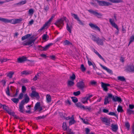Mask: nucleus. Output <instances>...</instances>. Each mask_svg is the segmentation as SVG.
<instances>
[{
	"instance_id": "obj_9",
	"label": "nucleus",
	"mask_w": 134,
	"mask_h": 134,
	"mask_svg": "<svg viewBox=\"0 0 134 134\" xmlns=\"http://www.w3.org/2000/svg\"><path fill=\"white\" fill-rule=\"evenodd\" d=\"M30 95L32 98L35 97L37 99H39L40 98L39 93L36 91H32V93Z\"/></svg>"
},
{
	"instance_id": "obj_47",
	"label": "nucleus",
	"mask_w": 134,
	"mask_h": 134,
	"mask_svg": "<svg viewBox=\"0 0 134 134\" xmlns=\"http://www.w3.org/2000/svg\"><path fill=\"white\" fill-rule=\"evenodd\" d=\"M47 116V115H43L42 116H38L37 117H35L36 118V119L37 120H38L39 119H44Z\"/></svg>"
},
{
	"instance_id": "obj_33",
	"label": "nucleus",
	"mask_w": 134,
	"mask_h": 134,
	"mask_svg": "<svg viewBox=\"0 0 134 134\" xmlns=\"http://www.w3.org/2000/svg\"><path fill=\"white\" fill-rule=\"evenodd\" d=\"M110 2L115 3H121L123 2L122 0H109Z\"/></svg>"
},
{
	"instance_id": "obj_4",
	"label": "nucleus",
	"mask_w": 134,
	"mask_h": 134,
	"mask_svg": "<svg viewBox=\"0 0 134 134\" xmlns=\"http://www.w3.org/2000/svg\"><path fill=\"white\" fill-rule=\"evenodd\" d=\"M22 20V19L21 18L9 20L7 19L0 17V21L5 23H10L13 24H15L20 23Z\"/></svg>"
},
{
	"instance_id": "obj_52",
	"label": "nucleus",
	"mask_w": 134,
	"mask_h": 134,
	"mask_svg": "<svg viewBox=\"0 0 134 134\" xmlns=\"http://www.w3.org/2000/svg\"><path fill=\"white\" fill-rule=\"evenodd\" d=\"M81 93L80 91H78L76 92H74L73 93V94L75 96H77L79 95Z\"/></svg>"
},
{
	"instance_id": "obj_34",
	"label": "nucleus",
	"mask_w": 134,
	"mask_h": 134,
	"mask_svg": "<svg viewBox=\"0 0 134 134\" xmlns=\"http://www.w3.org/2000/svg\"><path fill=\"white\" fill-rule=\"evenodd\" d=\"M63 130L64 131H66L67 130V126L66 125V122H64L62 126Z\"/></svg>"
},
{
	"instance_id": "obj_30",
	"label": "nucleus",
	"mask_w": 134,
	"mask_h": 134,
	"mask_svg": "<svg viewBox=\"0 0 134 134\" xmlns=\"http://www.w3.org/2000/svg\"><path fill=\"white\" fill-rule=\"evenodd\" d=\"M118 80L122 82L125 81L126 79L123 76H119L118 77Z\"/></svg>"
},
{
	"instance_id": "obj_2",
	"label": "nucleus",
	"mask_w": 134,
	"mask_h": 134,
	"mask_svg": "<svg viewBox=\"0 0 134 134\" xmlns=\"http://www.w3.org/2000/svg\"><path fill=\"white\" fill-rule=\"evenodd\" d=\"M108 96H105L104 102V105H105L109 103L108 98H111L112 100L115 102H121L122 101L121 98L120 97H118L116 96H114L111 93H108Z\"/></svg>"
},
{
	"instance_id": "obj_7",
	"label": "nucleus",
	"mask_w": 134,
	"mask_h": 134,
	"mask_svg": "<svg viewBox=\"0 0 134 134\" xmlns=\"http://www.w3.org/2000/svg\"><path fill=\"white\" fill-rule=\"evenodd\" d=\"M77 87L79 89L81 90H83L85 87V84L83 81V80H82L79 81V82H78L76 83Z\"/></svg>"
},
{
	"instance_id": "obj_5",
	"label": "nucleus",
	"mask_w": 134,
	"mask_h": 134,
	"mask_svg": "<svg viewBox=\"0 0 134 134\" xmlns=\"http://www.w3.org/2000/svg\"><path fill=\"white\" fill-rule=\"evenodd\" d=\"M3 108L9 114L13 116L14 117V119H20L19 116H17L15 114V113L14 112L12 111V112H11L12 110L11 109H9V108L8 106H6L5 105V106H3Z\"/></svg>"
},
{
	"instance_id": "obj_64",
	"label": "nucleus",
	"mask_w": 134,
	"mask_h": 134,
	"mask_svg": "<svg viewBox=\"0 0 134 134\" xmlns=\"http://www.w3.org/2000/svg\"><path fill=\"white\" fill-rule=\"evenodd\" d=\"M65 102L66 104H69L70 105L71 104V102L68 99H67L66 100H65Z\"/></svg>"
},
{
	"instance_id": "obj_60",
	"label": "nucleus",
	"mask_w": 134,
	"mask_h": 134,
	"mask_svg": "<svg viewBox=\"0 0 134 134\" xmlns=\"http://www.w3.org/2000/svg\"><path fill=\"white\" fill-rule=\"evenodd\" d=\"M29 13L30 14H32L34 12V10L32 9H30L29 10Z\"/></svg>"
},
{
	"instance_id": "obj_58",
	"label": "nucleus",
	"mask_w": 134,
	"mask_h": 134,
	"mask_svg": "<svg viewBox=\"0 0 134 134\" xmlns=\"http://www.w3.org/2000/svg\"><path fill=\"white\" fill-rule=\"evenodd\" d=\"M92 96V95H90L89 94H87L85 97H86V99L88 100L89 98H91Z\"/></svg>"
},
{
	"instance_id": "obj_45",
	"label": "nucleus",
	"mask_w": 134,
	"mask_h": 134,
	"mask_svg": "<svg viewBox=\"0 0 134 134\" xmlns=\"http://www.w3.org/2000/svg\"><path fill=\"white\" fill-rule=\"evenodd\" d=\"M70 79L72 81H74L76 79V76L75 74L73 73L72 75L70 77Z\"/></svg>"
},
{
	"instance_id": "obj_38",
	"label": "nucleus",
	"mask_w": 134,
	"mask_h": 134,
	"mask_svg": "<svg viewBox=\"0 0 134 134\" xmlns=\"http://www.w3.org/2000/svg\"><path fill=\"white\" fill-rule=\"evenodd\" d=\"M117 110L118 112H122L124 111L122 107L120 105L118 106Z\"/></svg>"
},
{
	"instance_id": "obj_12",
	"label": "nucleus",
	"mask_w": 134,
	"mask_h": 134,
	"mask_svg": "<svg viewBox=\"0 0 134 134\" xmlns=\"http://www.w3.org/2000/svg\"><path fill=\"white\" fill-rule=\"evenodd\" d=\"M34 44L32 41L30 39H29L27 41L23 43V44L24 46L28 45L29 47H30Z\"/></svg>"
},
{
	"instance_id": "obj_61",
	"label": "nucleus",
	"mask_w": 134,
	"mask_h": 134,
	"mask_svg": "<svg viewBox=\"0 0 134 134\" xmlns=\"http://www.w3.org/2000/svg\"><path fill=\"white\" fill-rule=\"evenodd\" d=\"M126 27H125V28L124 27V26L123 25H122V32L123 33H125L126 32Z\"/></svg>"
},
{
	"instance_id": "obj_36",
	"label": "nucleus",
	"mask_w": 134,
	"mask_h": 134,
	"mask_svg": "<svg viewBox=\"0 0 134 134\" xmlns=\"http://www.w3.org/2000/svg\"><path fill=\"white\" fill-rule=\"evenodd\" d=\"M88 100L86 99V97H85L82 98L81 100V101L83 104H85L86 103H88Z\"/></svg>"
},
{
	"instance_id": "obj_28",
	"label": "nucleus",
	"mask_w": 134,
	"mask_h": 134,
	"mask_svg": "<svg viewBox=\"0 0 134 134\" xmlns=\"http://www.w3.org/2000/svg\"><path fill=\"white\" fill-rule=\"evenodd\" d=\"M76 122V121L74 120V118L73 116V115H72L71 117V119L70 120L69 122V125H71L73 124Z\"/></svg>"
},
{
	"instance_id": "obj_57",
	"label": "nucleus",
	"mask_w": 134,
	"mask_h": 134,
	"mask_svg": "<svg viewBox=\"0 0 134 134\" xmlns=\"http://www.w3.org/2000/svg\"><path fill=\"white\" fill-rule=\"evenodd\" d=\"M97 82L94 80L91 81L90 82V84L93 86L97 85Z\"/></svg>"
},
{
	"instance_id": "obj_23",
	"label": "nucleus",
	"mask_w": 134,
	"mask_h": 134,
	"mask_svg": "<svg viewBox=\"0 0 134 134\" xmlns=\"http://www.w3.org/2000/svg\"><path fill=\"white\" fill-rule=\"evenodd\" d=\"M53 43H50L46 45L45 47H43V51H46L48 48H49L52 45H53Z\"/></svg>"
},
{
	"instance_id": "obj_26",
	"label": "nucleus",
	"mask_w": 134,
	"mask_h": 134,
	"mask_svg": "<svg viewBox=\"0 0 134 134\" xmlns=\"http://www.w3.org/2000/svg\"><path fill=\"white\" fill-rule=\"evenodd\" d=\"M100 119L102 122L106 123L107 122V121L110 119V118H108L106 117H104L103 118L101 117L100 118Z\"/></svg>"
},
{
	"instance_id": "obj_51",
	"label": "nucleus",
	"mask_w": 134,
	"mask_h": 134,
	"mask_svg": "<svg viewBox=\"0 0 134 134\" xmlns=\"http://www.w3.org/2000/svg\"><path fill=\"white\" fill-rule=\"evenodd\" d=\"M44 9L46 12L49 9V7L48 5H44Z\"/></svg>"
},
{
	"instance_id": "obj_29",
	"label": "nucleus",
	"mask_w": 134,
	"mask_h": 134,
	"mask_svg": "<svg viewBox=\"0 0 134 134\" xmlns=\"http://www.w3.org/2000/svg\"><path fill=\"white\" fill-rule=\"evenodd\" d=\"M40 102H37L35 104V105L34 107V108L35 111H36L39 109V108L40 107Z\"/></svg>"
},
{
	"instance_id": "obj_55",
	"label": "nucleus",
	"mask_w": 134,
	"mask_h": 134,
	"mask_svg": "<svg viewBox=\"0 0 134 134\" xmlns=\"http://www.w3.org/2000/svg\"><path fill=\"white\" fill-rule=\"evenodd\" d=\"M26 88L25 86H22V92L23 93H25L26 91Z\"/></svg>"
},
{
	"instance_id": "obj_56",
	"label": "nucleus",
	"mask_w": 134,
	"mask_h": 134,
	"mask_svg": "<svg viewBox=\"0 0 134 134\" xmlns=\"http://www.w3.org/2000/svg\"><path fill=\"white\" fill-rule=\"evenodd\" d=\"M22 82L24 83H27L28 82V80L27 79H21Z\"/></svg>"
},
{
	"instance_id": "obj_32",
	"label": "nucleus",
	"mask_w": 134,
	"mask_h": 134,
	"mask_svg": "<svg viewBox=\"0 0 134 134\" xmlns=\"http://www.w3.org/2000/svg\"><path fill=\"white\" fill-rule=\"evenodd\" d=\"M74 84V83L73 81L72 80H69L67 83L68 86L71 87L73 86Z\"/></svg>"
},
{
	"instance_id": "obj_18",
	"label": "nucleus",
	"mask_w": 134,
	"mask_h": 134,
	"mask_svg": "<svg viewBox=\"0 0 134 134\" xmlns=\"http://www.w3.org/2000/svg\"><path fill=\"white\" fill-rule=\"evenodd\" d=\"M46 34H43L42 36V40H44L45 41H47L49 38V36L47 34V32H46Z\"/></svg>"
},
{
	"instance_id": "obj_6",
	"label": "nucleus",
	"mask_w": 134,
	"mask_h": 134,
	"mask_svg": "<svg viewBox=\"0 0 134 134\" xmlns=\"http://www.w3.org/2000/svg\"><path fill=\"white\" fill-rule=\"evenodd\" d=\"M97 10H94L92 9H90L88 10V12L91 14H92L96 16L98 18H100L102 16L101 13H98L97 12Z\"/></svg>"
},
{
	"instance_id": "obj_19",
	"label": "nucleus",
	"mask_w": 134,
	"mask_h": 134,
	"mask_svg": "<svg viewBox=\"0 0 134 134\" xmlns=\"http://www.w3.org/2000/svg\"><path fill=\"white\" fill-rule=\"evenodd\" d=\"M101 83V87L103 88V90L105 92H107L108 91V89L105 85V83L102 82Z\"/></svg>"
},
{
	"instance_id": "obj_20",
	"label": "nucleus",
	"mask_w": 134,
	"mask_h": 134,
	"mask_svg": "<svg viewBox=\"0 0 134 134\" xmlns=\"http://www.w3.org/2000/svg\"><path fill=\"white\" fill-rule=\"evenodd\" d=\"M96 42L99 45L103 46L104 44L103 40L100 39L99 38Z\"/></svg>"
},
{
	"instance_id": "obj_25",
	"label": "nucleus",
	"mask_w": 134,
	"mask_h": 134,
	"mask_svg": "<svg viewBox=\"0 0 134 134\" xmlns=\"http://www.w3.org/2000/svg\"><path fill=\"white\" fill-rule=\"evenodd\" d=\"M63 43L64 46L69 45H72V43L67 40H65Z\"/></svg>"
},
{
	"instance_id": "obj_31",
	"label": "nucleus",
	"mask_w": 134,
	"mask_h": 134,
	"mask_svg": "<svg viewBox=\"0 0 134 134\" xmlns=\"http://www.w3.org/2000/svg\"><path fill=\"white\" fill-rule=\"evenodd\" d=\"M92 40L94 42H96L97 41L98 39L99 38V37H96V35H92Z\"/></svg>"
},
{
	"instance_id": "obj_62",
	"label": "nucleus",
	"mask_w": 134,
	"mask_h": 134,
	"mask_svg": "<svg viewBox=\"0 0 134 134\" xmlns=\"http://www.w3.org/2000/svg\"><path fill=\"white\" fill-rule=\"evenodd\" d=\"M23 93H20L18 97V98L19 99H22L23 97Z\"/></svg>"
},
{
	"instance_id": "obj_43",
	"label": "nucleus",
	"mask_w": 134,
	"mask_h": 134,
	"mask_svg": "<svg viewBox=\"0 0 134 134\" xmlns=\"http://www.w3.org/2000/svg\"><path fill=\"white\" fill-rule=\"evenodd\" d=\"M106 70L108 73H109L111 74H113V71L112 70L109 69H108L106 67L104 69Z\"/></svg>"
},
{
	"instance_id": "obj_42",
	"label": "nucleus",
	"mask_w": 134,
	"mask_h": 134,
	"mask_svg": "<svg viewBox=\"0 0 134 134\" xmlns=\"http://www.w3.org/2000/svg\"><path fill=\"white\" fill-rule=\"evenodd\" d=\"M134 111L133 110H131L130 109L127 110V113L129 115H130L132 114H134Z\"/></svg>"
},
{
	"instance_id": "obj_1",
	"label": "nucleus",
	"mask_w": 134,
	"mask_h": 134,
	"mask_svg": "<svg viewBox=\"0 0 134 134\" xmlns=\"http://www.w3.org/2000/svg\"><path fill=\"white\" fill-rule=\"evenodd\" d=\"M65 21L66 23V29L70 33H71L72 29L73 28V24L72 23H68L69 20L65 16H63L59 19L57 20L54 23L57 27L60 28V29H62L63 26L64 25V21Z\"/></svg>"
},
{
	"instance_id": "obj_17",
	"label": "nucleus",
	"mask_w": 134,
	"mask_h": 134,
	"mask_svg": "<svg viewBox=\"0 0 134 134\" xmlns=\"http://www.w3.org/2000/svg\"><path fill=\"white\" fill-rule=\"evenodd\" d=\"M32 72L30 71L27 70H24L21 72V74L22 75H28L32 73Z\"/></svg>"
},
{
	"instance_id": "obj_8",
	"label": "nucleus",
	"mask_w": 134,
	"mask_h": 134,
	"mask_svg": "<svg viewBox=\"0 0 134 134\" xmlns=\"http://www.w3.org/2000/svg\"><path fill=\"white\" fill-rule=\"evenodd\" d=\"M126 70L130 72H134V65L132 64H128L126 67Z\"/></svg>"
},
{
	"instance_id": "obj_22",
	"label": "nucleus",
	"mask_w": 134,
	"mask_h": 134,
	"mask_svg": "<svg viewBox=\"0 0 134 134\" xmlns=\"http://www.w3.org/2000/svg\"><path fill=\"white\" fill-rule=\"evenodd\" d=\"M53 43H50L46 45L45 47H43V51H46L48 48H49L52 45H53Z\"/></svg>"
},
{
	"instance_id": "obj_44",
	"label": "nucleus",
	"mask_w": 134,
	"mask_h": 134,
	"mask_svg": "<svg viewBox=\"0 0 134 134\" xmlns=\"http://www.w3.org/2000/svg\"><path fill=\"white\" fill-rule=\"evenodd\" d=\"M27 107H28L29 108H28V109H29V110H26L25 112L27 113H28L29 114H30L31 113V109L30 108L31 107V105H28L27 106Z\"/></svg>"
},
{
	"instance_id": "obj_63",
	"label": "nucleus",
	"mask_w": 134,
	"mask_h": 134,
	"mask_svg": "<svg viewBox=\"0 0 134 134\" xmlns=\"http://www.w3.org/2000/svg\"><path fill=\"white\" fill-rule=\"evenodd\" d=\"M19 91L18 90V89H17L16 90V92L15 94L13 96H11L10 97H16Z\"/></svg>"
},
{
	"instance_id": "obj_27",
	"label": "nucleus",
	"mask_w": 134,
	"mask_h": 134,
	"mask_svg": "<svg viewBox=\"0 0 134 134\" xmlns=\"http://www.w3.org/2000/svg\"><path fill=\"white\" fill-rule=\"evenodd\" d=\"M48 25L46 23H45L43 26L38 30V31L40 32L41 31L44 29L46 28H47L48 27L47 26Z\"/></svg>"
},
{
	"instance_id": "obj_46",
	"label": "nucleus",
	"mask_w": 134,
	"mask_h": 134,
	"mask_svg": "<svg viewBox=\"0 0 134 134\" xmlns=\"http://www.w3.org/2000/svg\"><path fill=\"white\" fill-rule=\"evenodd\" d=\"M7 90L6 91V94L8 96H10L12 95H10V92L9 87V86H8L7 87Z\"/></svg>"
},
{
	"instance_id": "obj_53",
	"label": "nucleus",
	"mask_w": 134,
	"mask_h": 134,
	"mask_svg": "<svg viewBox=\"0 0 134 134\" xmlns=\"http://www.w3.org/2000/svg\"><path fill=\"white\" fill-rule=\"evenodd\" d=\"M8 60L9 59H8L7 58H3V59H1L0 58V61L1 63H3V62H5Z\"/></svg>"
},
{
	"instance_id": "obj_14",
	"label": "nucleus",
	"mask_w": 134,
	"mask_h": 134,
	"mask_svg": "<svg viewBox=\"0 0 134 134\" xmlns=\"http://www.w3.org/2000/svg\"><path fill=\"white\" fill-rule=\"evenodd\" d=\"M75 105L77 108H80L81 109H83V110H86V106L82 105L80 102H79L75 103Z\"/></svg>"
},
{
	"instance_id": "obj_50",
	"label": "nucleus",
	"mask_w": 134,
	"mask_h": 134,
	"mask_svg": "<svg viewBox=\"0 0 134 134\" xmlns=\"http://www.w3.org/2000/svg\"><path fill=\"white\" fill-rule=\"evenodd\" d=\"M108 114L110 115L114 116L116 117H117L118 116V115H116L114 112H110Z\"/></svg>"
},
{
	"instance_id": "obj_3",
	"label": "nucleus",
	"mask_w": 134,
	"mask_h": 134,
	"mask_svg": "<svg viewBox=\"0 0 134 134\" xmlns=\"http://www.w3.org/2000/svg\"><path fill=\"white\" fill-rule=\"evenodd\" d=\"M25 98L21 101L19 105V111L22 113H24V105L27 103L30 100V98L27 94H25Z\"/></svg>"
},
{
	"instance_id": "obj_13",
	"label": "nucleus",
	"mask_w": 134,
	"mask_h": 134,
	"mask_svg": "<svg viewBox=\"0 0 134 134\" xmlns=\"http://www.w3.org/2000/svg\"><path fill=\"white\" fill-rule=\"evenodd\" d=\"M26 57L24 56L19 58L17 59V62L19 63H21L26 61Z\"/></svg>"
},
{
	"instance_id": "obj_21",
	"label": "nucleus",
	"mask_w": 134,
	"mask_h": 134,
	"mask_svg": "<svg viewBox=\"0 0 134 134\" xmlns=\"http://www.w3.org/2000/svg\"><path fill=\"white\" fill-rule=\"evenodd\" d=\"M94 52L99 57V58L102 60L104 61H105V59L102 56L99 54V53L94 49Z\"/></svg>"
},
{
	"instance_id": "obj_49",
	"label": "nucleus",
	"mask_w": 134,
	"mask_h": 134,
	"mask_svg": "<svg viewBox=\"0 0 134 134\" xmlns=\"http://www.w3.org/2000/svg\"><path fill=\"white\" fill-rule=\"evenodd\" d=\"M125 126L126 127L127 130H129L130 125L128 122H125Z\"/></svg>"
},
{
	"instance_id": "obj_39",
	"label": "nucleus",
	"mask_w": 134,
	"mask_h": 134,
	"mask_svg": "<svg viewBox=\"0 0 134 134\" xmlns=\"http://www.w3.org/2000/svg\"><path fill=\"white\" fill-rule=\"evenodd\" d=\"M72 101L74 103H77L78 102V100L77 98L75 97H71Z\"/></svg>"
},
{
	"instance_id": "obj_37",
	"label": "nucleus",
	"mask_w": 134,
	"mask_h": 134,
	"mask_svg": "<svg viewBox=\"0 0 134 134\" xmlns=\"http://www.w3.org/2000/svg\"><path fill=\"white\" fill-rule=\"evenodd\" d=\"M51 96L49 94H47L46 96V100L48 103H50L51 101Z\"/></svg>"
},
{
	"instance_id": "obj_41",
	"label": "nucleus",
	"mask_w": 134,
	"mask_h": 134,
	"mask_svg": "<svg viewBox=\"0 0 134 134\" xmlns=\"http://www.w3.org/2000/svg\"><path fill=\"white\" fill-rule=\"evenodd\" d=\"M14 72L13 71H10L7 74V76L9 77L10 78H11L13 75L14 74Z\"/></svg>"
},
{
	"instance_id": "obj_40",
	"label": "nucleus",
	"mask_w": 134,
	"mask_h": 134,
	"mask_svg": "<svg viewBox=\"0 0 134 134\" xmlns=\"http://www.w3.org/2000/svg\"><path fill=\"white\" fill-rule=\"evenodd\" d=\"M11 100L13 102L16 104H17L19 101V100L18 98H12L11 99Z\"/></svg>"
},
{
	"instance_id": "obj_15",
	"label": "nucleus",
	"mask_w": 134,
	"mask_h": 134,
	"mask_svg": "<svg viewBox=\"0 0 134 134\" xmlns=\"http://www.w3.org/2000/svg\"><path fill=\"white\" fill-rule=\"evenodd\" d=\"M109 21L112 26L114 27L118 30L119 28L117 24L114 22V20H112V19L110 18L109 19Z\"/></svg>"
},
{
	"instance_id": "obj_35",
	"label": "nucleus",
	"mask_w": 134,
	"mask_h": 134,
	"mask_svg": "<svg viewBox=\"0 0 134 134\" xmlns=\"http://www.w3.org/2000/svg\"><path fill=\"white\" fill-rule=\"evenodd\" d=\"M27 1L26 0L24 1H21L20 2L16 3V4L18 5H21L24 4L26 3Z\"/></svg>"
},
{
	"instance_id": "obj_59",
	"label": "nucleus",
	"mask_w": 134,
	"mask_h": 134,
	"mask_svg": "<svg viewBox=\"0 0 134 134\" xmlns=\"http://www.w3.org/2000/svg\"><path fill=\"white\" fill-rule=\"evenodd\" d=\"M38 50L40 51H43V47H42L41 45H39L38 46Z\"/></svg>"
},
{
	"instance_id": "obj_48",
	"label": "nucleus",
	"mask_w": 134,
	"mask_h": 134,
	"mask_svg": "<svg viewBox=\"0 0 134 134\" xmlns=\"http://www.w3.org/2000/svg\"><path fill=\"white\" fill-rule=\"evenodd\" d=\"M55 15H53L49 19L48 21L47 22H46L48 25V24H49L51 22L53 18L54 17Z\"/></svg>"
},
{
	"instance_id": "obj_16",
	"label": "nucleus",
	"mask_w": 134,
	"mask_h": 134,
	"mask_svg": "<svg viewBox=\"0 0 134 134\" xmlns=\"http://www.w3.org/2000/svg\"><path fill=\"white\" fill-rule=\"evenodd\" d=\"M112 130L115 132L117 131L118 129V127L117 125H114L112 124L111 126Z\"/></svg>"
},
{
	"instance_id": "obj_10",
	"label": "nucleus",
	"mask_w": 134,
	"mask_h": 134,
	"mask_svg": "<svg viewBox=\"0 0 134 134\" xmlns=\"http://www.w3.org/2000/svg\"><path fill=\"white\" fill-rule=\"evenodd\" d=\"M89 25L93 29L95 30L100 32V28L96 25L90 23L89 24Z\"/></svg>"
},
{
	"instance_id": "obj_54",
	"label": "nucleus",
	"mask_w": 134,
	"mask_h": 134,
	"mask_svg": "<svg viewBox=\"0 0 134 134\" xmlns=\"http://www.w3.org/2000/svg\"><path fill=\"white\" fill-rule=\"evenodd\" d=\"M81 69L82 71L83 72H84L86 70V68L85 67L84 65L83 64H82L81 65Z\"/></svg>"
},
{
	"instance_id": "obj_11",
	"label": "nucleus",
	"mask_w": 134,
	"mask_h": 134,
	"mask_svg": "<svg viewBox=\"0 0 134 134\" xmlns=\"http://www.w3.org/2000/svg\"><path fill=\"white\" fill-rule=\"evenodd\" d=\"M71 16H72L74 18L76 19L79 22V24L82 25H83L84 24L82 23L81 21L79 19L77 15L75 14H73L71 13Z\"/></svg>"
},
{
	"instance_id": "obj_24",
	"label": "nucleus",
	"mask_w": 134,
	"mask_h": 134,
	"mask_svg": "<svg viewBox=\"0 0 134 134\" xmlns=\"http://www.w3.org/2000/svg\"><path fill=\"white\" fill-rule=\"evenodd\" d=\"M53 43H50L46 45L45 47H43V51H46L48 48H49L52 45H53Z\"/></svg>"
}]
</instances>
